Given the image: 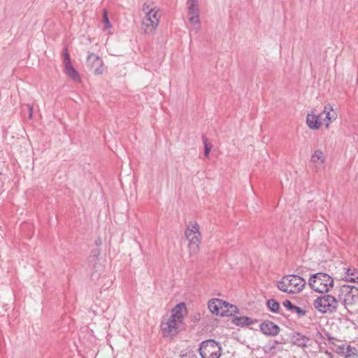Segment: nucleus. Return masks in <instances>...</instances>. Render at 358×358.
<instances>
[{"label": "nucleus", "instance_id": "nucleus-1", "mask_svg": "<svg viewBox=\"0 0 358 358\" xmlns=\"http://www.w3.org/2000/svg\"><path fill=\"white\" fill-rule=\"evenodd\" d=\"M305 285V280L299 275H288L278 282L277 287L283 292L296 294L301 292Z\"/></svg>", "mask_w": 358, "mask_h": 358}, {"label": "nucleus", "instance_id": "nucleus-2", "mask_svg": "<svg viewBox=\"0 0 358 358\" xmlns=\"http://www.w3.org/2000/svg\"><path fill=\"white\" fill-rule=\"evenodd\" d=\"M339 302L336 297L328 294H324L314 300V308L323 314H332L336 313Z\"/></svg>", "mask_w": 358, "mask_h": 358}, {"label": "nucleus", "instance_id": "nucleus-3", "mask_svg": "<svg viewBox=\"0 0 358 358\" xmlns=\"http://www.w3.org/2000/svg\"><path fill=\"white\" fill-rule=\"evenodd\" d=\"M311 289L319 293H327L334 285L333 278L324 273H317L312 275L308 281Z\"/></svg>", "mask_w": 358, "mask_h": 358}, {"label": "nucleus", "instance_id": "nucleus-4", "mask_svg": "<svg viewBox=\"0 0 358 358\" xmlns=\"http://www.w3.org/2000/svg\"><path fill=\"white\" fill-rule=\"evenodd\" d=\"M208 309L217 315L228 316L238 313V308L219 299H213L208 301Z\"/></svg>", "mask_w": 358, "mask_h": 358}, {"label": "nucleus", "instance_id": "nucleus-5", "mask_svg": "<svg viewBox=\"0 0 358 358\" xmlns=\"http://www.w3.org/2000/svg\"><path fill=\"white\" fill-rule=\"evenodd\" d=\"M222 349L220 343L208 339L201 343L199 352L201 358H220Z\"/></svg>", "mask_w": 358, "mask_h": 358}, {"label": "nucleus", "instance_id": "nucleus-6", "mask_svg": "<svg viewBox=\"0 0 358 358\" xmlns=\"http://www.w3.org/2000/svg\"><path fill=\"white\" fill-rule=\"evenodd\" d=\"M200 227L196 222H189L187 225L185 236L189 241V248L191 251L196 252L199 249L201 240Z\"/></svg>", "mask_w": 358, "mask_h": 358}, {"label": "nucleus", "instance_id": "nucleus-7", "mask_svg": "<svg viewBox=\"0 0 358 358\" xmlns=\"http://www.w3.org/2000/svg\"><path fill=\"white\" fill-rule=\"evenodd\" d=\"M338 296L340 299H343V305L348 310L349 307L358 303V287L344 285L341 287Z\"/></svg>", "mask_w": 358, "mask_h": 358}, {"label": "nucleus", "instance_id": "nucleus-8", "mask_svg": "<svg viewBox=\"0 0 358 358\" xmlns=\"http://www.w3.org/2000/svg\"><path fill=\"white\" fill-rule=\"evenodd\" d=\"M160 17L159 10H150L143 20L142 27L144 32L148 34L153 33L159 25Z\"/></svg>", "mask_w": 358, "mask_h": 358}, {"label": "nucleus", "instance_id": "nucleus-9", "mask_svg": "<svg viewBox=\"0 0 358 358\" xmlns=\"http://www.w3.org/2000/svg\"><path fill=\"white\" fill-rule=\"evenodd\" d=\"M180 322L173 318L164 317L161 323L160 327L163 336L166 337H173L176 336L179 332Z\"/></svg>", "mask_w": 358, "mask_h": 358}, {"label": "nucleus", "instance_id": "nucleus-10", "mask_svg": "<svg viewBox=\"0 0 358 358\" xmlns=\"http://www.w3.org/2000/svg\"><path fill=\"white\" fill-rule=\"evenodd\" d=\"M325 160L326 157L322 150L317 149L315 150L310 160L312 169L316 172L322 170L324 167Z\"/></svg>", "mask_w": 358, "mask_h": 358}, {"label": "nucleus", "instance_id": "nucleus-11", "mask_svg": "<svg viewBox=\"0 0 358 358\" xmlns=\"http://www.w3.org/2000/svg\"><path fill=\"white\" fill-rule=\"evenodd\" d=\"M87 66L94 70L95 75H101L103 73V61L96 54H89L87 58Z\"/></svg>", "mask_w": 358, "mask_h": 358}, {"label": "nucleus", "instance_id": "nucleus-12", "mask_svg": "<svg viewBox=\"0 0 358 358\" xmlns=\"http://www.w3.org/2000/svg\"><path fill=\"white\" fill-rule=\"evenodd\" d=\"M259 329L262 334L271 336H277L280 332L279 326L269 320L262 322Z\"/></svg>", "mask_w": 358, "mask_h": 358}, {"label": "nucleus", "instance_id": "nucleus-13", "mask_svg": "<svg viewBox=\"0 0 358 358\" xmlns=\"http://www.w3.org/2000/svg\"><path fill=\"white\" fill-rule=\"evenodd\" d=\"M320 120V115L314 113L308 114L306 116V123L310 129H319L322 124Z\"/></svg>", "mask_w": 358, "mask_h": 358}, {"label": "nucleus", "instance_id": "nucleus-14", "mask_svg": "<svg viewBox=\"0 0 358 358\" xmlns=\"http://www.w3.org/2000/svg\"><path fill=\"white\" fill-rule=\"evenodd\" d=\"M186 305L184 302H181L176 306V307L172 310V313L170 315L171 318H173L180 323H182L183 320V313L182 311L185 310Z\"/></svg>", "mask_w": 358, "mask_h": 358}, {"label": "nucleus", "instance_id": "nucleus-15", "mask_svg": "<svg viewBox=\"0 0 358 358\" xmlns=\"http://www.w3.org/2000/svg\"><path fill=\"white\" fill-rule=\"evenodd\" d=\"M322 114L325 115L324 120H327L326 127L328 128L330 122L335 120L337 117L336 113L333 110L332 106L330 104H327L324 106Z\"/></svg>", "mask_w": 358, "mask_h": 358}, {"label": "nucleus", "instance_id": "nucleus-16", "mask_svg": "<svg viewBox=\"0 0 358 358\" xmlns=\"http://www.w3.org/2000/svg\"><path fill=\"white\" fill-rule=\"evenodd\" d=\"M64 67L65 73L71 78L74 82L80 83V76L78 72L76 70V69L73 66L72 64H68Z\"/></svg>", "mask_w": 358, "mask_h": 358}, {"label": "nucleus", "instance_id": "nucleus-17", "mask_svg": "<svg viewBox=\"0 0 358 358\" xmlns=\"http://www.w3.org/2000/svg\"><path fill=\"white\" fill-rule=\"evenodd\" d=\"M257 322L256 320H253L251 317L247 316L236 317L234 320V322L237 326H249Z\"/></svg>", "mask_w": 358, "mask_h": 358}, {"label": "nucleus", "instance_id": "nucleus-18", "mask_svg": "<svg viewBox=\"0 0 358 358\" xmlns=\"http://www.w3.org/2000/svg\"><path fill=\"white\" fill-rule=\"evenodd\" d=\"M310 341V339L299 333H297L296 336H294V344L296 345L299 347L305 348L308 346V343Z\"/></svg>", "mask_w": 358, "mask_h": 358}, {"label": "nucleus", "instance_id": "nucleus-19", "mask_svg": "<svg viewBox=\"0 0 358 358\" xmlns=\"http://www.w3.org/2000/svg\"><path fill=\"white\" fill-rule=\"evenodd\" d=\"M346 280L358 282V270L355 268H348L346 272Z\"/></svg>", "mask_w": 358, "mask_h": 358}, {"label": "nucleus", "instance_id": "nucleus-20", "mask_svg": "<svg viewBox=\"0 0 358 358\" xmlns=\"http://www.w3.org/2000/svg\"><path fill=\"white\" fill-rule=\"evenodd\" d=\"M187 5L189 15H197L199 13V10L197 6V0H187Z\"/></svg>", "mask_w": 358, "mask_h": 358}, {"label": "nucleus", "instance_id": "nucleus-21", "mask_svg": "<svg viewBox=\"0 0 358 358\" xmlns=\"http://www.w3.org/2000/svg\"><path fill=\"white\" fill-rule=\"evenodd\" d=\"M344 354V358H357L358 357V349L355 347L347 345V348Z\"/></svg>", "mask_w": 358, "mask_h": 358}, {"label": "nucleus", "instance_id": "nucleus-22", "mask_svg": "<svg viewBox=\"0 0 358 358\" xmlns=\"http://www.w3.org/2000/svg\"><path fill=\"white\" fill-rule=\"evenodd\" d=\"M268 309L273 313H278L280 309L279 303L273 299H271L267 301Z\"/></svg>", "mask_w": 358, "mask_h": 358}, {"label": "nucleus", "instance_id": "nucleus-23", "mask_svg": "<svg viewBox=\"0 0 358 358\" xmlns=\"http://www.w3.org/2000/svg\"><path fill=\"white\" fill-rule=\"evenodd\" d=\"M189 22L194 26L195 32L197 33L201 27L200 20L199 19V13L197 15H192V16L189 17Z\"/></svg>", "mask_w": 358, "mask_h": 358}, {"label": "nucleus", "instance_id": "nucleus-24", "mask_svg": "<svg viewBox=\"0 0 358 358\" xmlns=\"http://www.w3.org/2000/svg\"><path fill=\"white\" fill-rule=\"evenodd\" d=\"M202 140L204 145V156L208 157L210 152L212 145L208 142V139L205 136H202Z\"/></svg>", "mask_w": 358, "mask_h": 358}, {"label": "nucleus", "instance_id": "nucleus-25", "mask_svg": "<svg viewBox=\"0 0 358 358\" xmlns=\"http://www.w3.org/2000/svg\"><path fill=\"white\" fill-rule=\"evenodd\" d=\"M64 66L66 65H68V64H71V59H70V55L68 52V48L66 46L64 48Z\"/></svg>", "mask_w": 358, "mask_h": 358}, {"label": "nucleus", "instance_id": "nucleus-26", "mask_svg": "<svg viewBox=\"0 0 358 358\" xmlns=\"http://www.w3.org/2000/svg\"><path fill=\"white\" fill-rule=\"evenodd\" d=\"M345 348H347V345L343 344L341 345H337L335 352L338 355L343 356L346 350Z\"/></svg>", "mask_w": 358, "mask_h": 358}, {"label": "nucleus", "instance_id": "nucleus-27", "mask_svg": "<svg viewBox=\"0 0 358 358\" xmlns=\"http://www.w3.org/2000/svg\"><path fill=\"white\" fill-rule=\"evenodd\" d=\"M292 312L296 313L299 317H301L306 314V311L305 310L296 306H294Z\"/></svg>", "mask_w": 358, "mask_h": 358}, {"label": "nucleus", "instance_id": "nucleus-28", "mask_svg": "<svg viewBox=\"0 0 358 358\" xmlns=\"http://www.w3.org/2000/svg\"><path fill=\"white\" fill-rule=\"evenodd\" d=\"M157 10V8H156L150 7V6L148 3H144L143 4V6H142V10L143 11V13H144L145 15H147V13H148V12H150V11H154V10Z\"/></svg>", "mask_w": 358, "mask_h": 358}, {"label": "nucleus", "instance_id": "nucleus-29", "mask_svg": "<svg viewBox=\"0 0 358 358\" xmlns=\"http://www.w3.org/2000/svg\"><path fill=\"white\" fill-rule=\"evenodd\" d=\"M103 23L106 28L111 27V24L109 21V19L107 15V11L106 10H103Z\"/></svg>", "mask_w": 358, "mask_h": 358}, {"label": "nucleus", "instance_id": "nucleus-30", "mask_svg": "<svg viewBox=\"0 0 358 358\" xmlns=\"http://www.w3.org/2000/svg\"><path fill=\"white\" fill-rule=\"evenodd\" d=\"M282 305L287 308L288 310L292 312L294 308L295 305L292 304V303L289 300H285L283 301Z\"/></svg>", "mask_w": 358, "mask_h": 358}, {"label": "nucleus", "instance_id": "nucleus-31", "mask_svg": "<svg viewBox=\"0 0 358 358\" xmlns=\"http://www.w3.org/2000/svg\"><path fill=\"white\" fill-rule=\"evenodd\" d=\"M25 106L27 107L29 112V118L31 119L33 115V106L30 104H27Z\"/></svg>", "mask_w": 358, "mask_h": 358}, {"label": "nucleus", "instance_id": "nucleus-32", "mask_svg": "<svg viewBox=\"0 0 358 358\" xmlns=\"http://www.w3.org/2000/svg\"><path fill=\"white\" fill-rule=\"evenodd\" d=\"M201 316L199 313H196L192 316V320L194 322H197L200 320Z\"/></svg>", "mask_w": 358, "mask_h": 358}, {"label": "nucleus", "instance_id": "nucleus-33", "mask_svg": "<svg viewBox=\"0 0 358 358\" xmlns=\"http://www.w3.org/2000/svg\"><path fill=\"white\" fill-rule=\"evenodd\" d=\"M328 340L329 341H331V344L335 345L334 343L333 342V341L336 340L335 338H334L333 336H328Z\"/></svg>", "mask_w": 358, "mask_h": 358}, {"label": "nucleus", "instance_id": "nucleus-34", "mask_svg": "<svg viewBox=\"0 0 358 358\" xmlns=\"http://www.w3.org/2000/svg\"><path fill=\"white\" fill-rule=\"evenodd\" d=\"M96 245H99V244H100V242H99V241H96Z\"/></svg>", "mask_w": 358, "mask_h": 358}]
</instances>
